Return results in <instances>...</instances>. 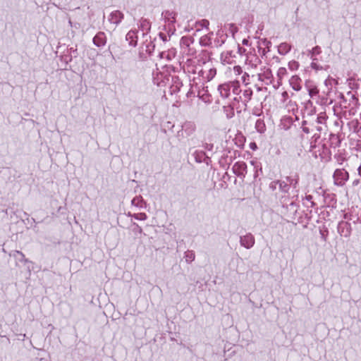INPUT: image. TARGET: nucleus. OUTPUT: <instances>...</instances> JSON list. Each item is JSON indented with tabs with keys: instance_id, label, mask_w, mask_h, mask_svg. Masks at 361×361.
Returning a JSON list of instances; mask_svg holds the SVG:
<instances>
[{
	"instance_id": "15",
	"label": "nucleus",
	"mask_w": 361,
	"mask_h": 361,
	"mask_svg": "<svg viewBox=\"0 0 361 361\" xmlns=\"http://www.w3.org/2000/svg\"><path fill=\"white\" fill-rule=\"evenodd\" d=\"M131 202L133 205L138 207L140 208H143V204H145L143 198L140 195L135 197L132 200Z\"/></svg>"
},
{
	"instance_id": "31",
	"label": "nucleus",
	"mask_w": 361,
	"mask_h": 361,
	"mask_svg": "<svg viewBox=\"0 0 361 361\" xmlns=\"http://www.w3.org/2000/svg\"><path fill=\"white\" fill-rule=\"evenodd\" d=\"M311 67L313 68V69H316V70H319L320 68H322L321 67H319V66L314 62H312L311 63Z\"/></svg>"
},
{
	"instance_id": "7",
	"label": "nucleus",
	"mask_w": 361,
	"mask_h": 361,
	"mask_svg": "<svg viewBox=\"0 0 361 361\" xmlns=\"http://www.w3.org/2000/svg\"><path fill=\"white\" fill-rule=\"evenodd\" d=\"M9 255L15 259V260L16 261V264H18V262L27 263L30 262L25 257V255L20 251L14 250L12 252H11Z\"/></svg>"
},
{
	"instance_id": "29",
	"label": "nucleus",
	"mask_w": 361,
	"mask_h": 361,
	"mask_svg": "<svg viewBox=\"0 0 361 361\" xmlns=\"http://www.w3.org/2000/svg\"><path fill=\"white\" fill-rule=\"evenodd\" d=\"M243 94L245 97H247L249 99H251L252 92V90H245Z\"/></svg>"
},
{
	"instance_id": "16",
	"label": "nucleus",
	"mask_w": 361,
	"mask_h": 361,
	"mask_svg": "<svg viewBox=\"0 0 361 361\" xmlns=\"http://www.w3.org/2000/svg\"><path fill=\"white\" fill-rule=\"evenodd\" d=\"M140 27L143 31L149 32L150 30V22L147 19H142L140 21Z\"/></svg>"
},
{
	"instance_id": "28",
	"label": "nucleus",
	"mask_w": 361,
	"mask_h": 361,
	"mask_svg": "<svg viewBox=\"0 0 361 361\" xmlns=\"http://www.w3.org/2000/svg\"><path fill=\"white\" fill-rule=\"evenodd\" d=\"M203 162L205 163L207 166L210 165L212 162L211 157L206 154V155L204 157Z\"/></svg>"
},
{
	"instance_id": "23",
	"label": "nucleus",
	"mask_w": 361,
	"mask_h": 361,
	"mask_svg": "<svg viewBox=\"0 0 361 361\" xmlns=\"http://www.w3.org/2000/svg\"><path fill=\"white\" fill-rule=\"evenodd\" d=\"M288 67L291 70H296L299 67V63L295 61H292L288 63Z\"/></svg>"
},
{
	"instance_id": "45",
	"label": "nucleus",
	"mask_w": 361,
	"mask_h": 361,
	"mask_svg": "<svg viewBox=\"0 0 361 361\" xmlns=\"http://www.w3.org/2000/svg\"><path fill=\"white\" fill-rule=\"evenodd\" d=\"M286 92H284V93L283 94V96H286Z\"/></svg>"
},
{
	"instance_id": "8",
	"label": "nucleus",
	"mask_w": 361,
	"mask_h": 361,
	"mask_svg": "<svg viewBox=\"0 0 361 361\" xmlns=\"http://www.w3.org/2000/svg\"><path fill=\"white\" fill-rule=\"evenodd\" d=\"M218 90L221 96L224 98H227L230 94V86L228 84H221L218 87Z\"/></svg>"
},
{
	"instance_id": "32",
	"label": "nucleus",
	"mask_w": 361,
	"mask_h": 361,
	"mask_svg": "<svg viewBox=\"0 0 361 361\" xmlns=\"http://www.w3.org/2000/svg\"><path fill=\"white\" fill-rule=\"evenodd\" d=\"M348 81H349V86H350V87L351 89L354 88V86H355V87H358V85H357V84L355 85L354 83L352 82V79L351 78L349 79Z\"/></svg>"
},
{
	"instance_id": "13",
	"label": "nucleus",
	"mask_w": 361,
	"mask_h": 361,
	"mask_svg": "<svg viewBox=\"0 0 361 361\" xmlns=\"http://www.w3.org/2000/svg\"><path fill=\"white\" fill-rule=\"evenodd\" d=\"M255 129L259 133H263L266 130V126L264 123V120L262 119H257L255 123Z\"/></svg>"
},
{
	"instance_id": "42",
	"label": "nucleus",
	"mask_w": 361,
	"mask_h": 361,
	"mask_svg": "<svg viewBox=\"0 0 361 361\" xmlns=\"http://www.w3.org/2000/svg\"><path fill=\"white\" fill-rule=\"evenodd\" d=\"M315 203L312 201H311V207H314L315 206Z\"/></svg>"
},
{
	"instance_id": "33",
	"label": "nucleus",
	"mask_w": 361,
	"mask_h": 361,
	"mask_svg": "<svg viewBox=\"0 0 361 361\" xmlns=\"http://www.w3.org/2000/svg\"><path fill=\"white\" fill-rule=\"evenodd\" d=\"M159 35L164 42H166L167 40L166 36L164 33L159 32Z\"/></svg>"
},
{
	"instance_id": "4",
	"label": "nucleus",
	"mask_w": 361,
	"mask_h": 361,
	"mask_svg": "<svg viewBox=\"0 0 361 361\" xmlns=\"http://www.w3.org/2000/svg\"><path fill=\"white\" fill-rule=\"evenodd\" d=\"M338 233L345 237H348L350 235L351 233V226L350 224L347 221H341L338 225Z\"/></svg>"
},
{
	"instance_id": "17",
	"label": "nucleus",
	"mask_w": 361,
	"mask_h": 361,
	"mask_svg": "<svg viewBox=\"0 0 361 361\" xmlns=\"http://www.w3.org/2000/svg\"><path fill=\"white\" fill-rule=\"evenodd\" d=\"M184 258L188 263L195 260V255L192 250H188L185 252Z\"/></svg>"
},
{
	"instance_id": "6",
	"label": "nucleus",
	"mask_w": 361,
	"mask_h": 361,
	"mask_svg": "<svg viewBox=\"0 0 361 361\" xmlns=\"http://www.w3.org/2000/svg\"><path fill=\"white\" fill-rule=\"evenodd\" d=\"M106 39L105 34L102 32H98L93 38V43L95 46L99 47L106 44Z\"/></svg>"
},
{
	"instance_id": "37",
	"label": "nucleus",
	"mask_w": 361,
	"mask_h": 361,
	"mask_svg": "<svg viewBox=\"0 0 361 361\" xmlns=\"http://www.w3.org/2000/svg\"><path fill=\"white\" fill-rule=\"evenodd\" d=\"M239 142H240V144H238V142H236V144L240 147H243V141L241 140H239Z\"/></svg>"
},
{
	"instance_id": "20",
	"label": "nucleus",
	"mask_w": 361,
	"mask_h": 361,
	"mask_svg": "<svg viewBox=\"0 0 361 361\" xmlns=\"http://www.w3.org/2000/svg\"><path fill=\"white\" fill-rule=\"evenodd\" d=\"M216 74V68H210V70L209 71V73L207 75V80L210 81L211 80H212Z\"/></svg>"
},
{
	"instance_id": "30",
	"label": "nucleus",
	"mask_w": 361,
	"mask_h": 361,
	"mask_svg": "<svg viewBox=\"0 0 361 361\" xmlns=\"http://www.w3.org/2000/svg\"><path fill=\"white\" fill-rule=\"evenodd\" d=\"M234 71L239 75L242 73V68L240 66H235L234 67Z\"/></svg>"
},
{
	"instance_id": "24",
	"label": "nucleus",
	"mask_w": 361,
	"mask_h": 361,
	"mask_svg": "<svg viewBox=\"0 0 361 361\" xmlns=\"http://www.w3.org/2000/svg\"><path fill=\"white\" fill-rule=\"evenodd\" d=\"M134 217L138 220H145L147 216L145 213H139V214H135Z\"/></svg>"
},
{
	"instance_id": "18",
	"label": "nucleus",
	"mask_w": 361,
	"mask_h": 361,
	"mask_svg": "<svg viewBox=\"0 0 361 361\" xmlns=\"http://www.w3.org/2000/svg\"><path fill=\"white\" fill-rule=\"evenodd\" d=\"M275 184H278L279 188L283 192H288L289 190V185L286 182L282 180H276L274 182Z\"/></svg>"
},
{
	"instance_id": "22",
	"label": "nucleus",
	"mask_w": 361,
	"mask_h": 361,
	"mask_svg": "<svg viewBox=\"0 0 361 361\" xmlns=\"http://www.w3.org/2000/svg\"><path fill=\"white\" fill-rule=\"evenodd\" d=\"M286 180H287V181H288V182H289V183H290V185H293V188H295L297 187V185H298V178H297L294 179V178H293L292 177L287 176V177H286Z\"/></svg>"
},
{
	"instance_id": "41",
	"label": "nucleus",
	"mask_w": 361,
	"mask_h": 361,
	"mask_svg": "<svg viewBox=\"0 0 361 361\" xmlns=\"http://www.w3.org/2000/svg\"><path fill=\"white\" fill-rule=\"evenodd\" d=\"M303 131H304V132H305V133H309V130H308V128H303Z\"/></svg>"
},
{
	"instance_id": "35",
	"label": "nucleus",
	"mask_w": 361,
	"mask_h": 361,
	"mask_svg": "<svg viewBox=\"0 0 361 361\" xmlns=\"http://www.w3.org/2000/svg\"><path fill=\"white\" fill-rule=\"evenodd\" d=\"M250 148L253 150H255L257 149V144L255 142H251L250 145Z\"/></svg>"
},
{
	"instance_id": "39",
	"label": "nucleus",
	"mask_w": 361,
	"mask_h": 361,
	"mask_svg": "<svg viewBox=\"0 0 361 361\" xmlns=\"http://www.w3.org/2000/svg\"><path fill=\"white\" fill-rule=\"evenodd\" d=\"M259 51L262 50V55H265L266 54V51L264 49H262V48H259Z\"/></svg>"
},
{
	"instance_id": "40",
	"label": "nucleus",
	"mask_w": 361,
	"mask_h": 361,
	"mask_svg": "<svg viewBox=\"0 0 361 361\" xmlns=\"http://www.w3.org/2000/svg\"><path fill=\"white\" fill-rule=\"evenodd\" d=\"M329 84H331V82H330L329 80H325V85H326V86H328V85H329Z\"/></svg>"
},
{
	"instance_id": "25",
	"label": "nucleus",
	"mask_w": 361,
	"mask_h": 361,
	"mask_svg": "<svg viewBox=\"0 0 361 361\" xmlns=\"http://www.w3.org/2000/svg\"><path fill=\"white\" fill-rule=\"evenodd\" d=\"M286 73V69L285 68H280L278 71L277 75L281 79Z\"/></svg>"
},
{
	"instance_id": "26",
	"label": "nucleus",
	"mask_w": 361,
	"mask_h": 361,
	"mask_svg": "<svg viewBox=\"0 0 361 361\" xmlns=\"http://www.w3.org/2000/svg\"><path fill=\"white\" fill-rule=\"evenodd\" d=\"M203 147L208 151H212L214 148V145L212 143H204L203 145Z\"/></svg>"
},
{
	"instance_id": "10",
	"label": "nucleus",
	"mask_w": 361,
	"mask_h": 361,
	"mask_svg": "<svg viewBox=\"0 0 361 361\" xmlns=\"http://www.w3.org/2000/svg\"><path fill=\"white\" fill-rule=\"evenodd\" d=\"M291 49V46L286 42L280 44L278 47V52L281 55H286Z\"/></svg>"
},
{
	"instance_id": "27",
	"label": "nucleus",
	"mask_w": 361,
	"mask_h": 361,
	"mask_svg": "<svg viewBox=\"0 0 361 361\" xmlns=\"http://www.w3.org/2000/svg\"><path fill=\"white\" fill-rule=\"evenodd\" d=\"M262 42L268 49H269L271 45V42L270 41L267 40V39H262Z\"/></svg>"
},
{
	"instance_id": "44",
	"label": "nucleus",
	"mask_w": 361,
	"mask_h": 361,
	"mask_svg": "<svg viewBox=\"0 0 361 361\" xmlns=\"http://www.w3.org/2000/svg\"><path fill=\"white\" fill-rule=\"evenodd\" d=\"M286 92H284V93L283 94V96H286Z\"/></svg>"
},
{
	"instance_id": "5",
	"label": "nucleus",
	"mask_w": 361,
	"mask_h": 361,
	"mask_svg": "<svg viewBox=\"0 0 361 361\" xmlns=\"http://www.w3.org/2000/svg\"><path fill=\"white\" fill-rule=\"evenodd\" d=\"M123 18V14L120 11H115L111 13L109 20L115 25L119 24Z\"/></svg>"
},
{
	"instance_id": "34",
	"label": "nucleus",
	"mask_w": 361,
	"mask_h": 361,
	"mask_svg": "<svg viewBox=\"0 0 361 361\" xmlns=\"http://www.w3.org/2000/svg\"><path fill=\"white\" fill-rule=\"evenodd\" d=\"M226 116H227V118H231L234 116V110H233V107L231 108V115H228V114H227Z\"/></svg>"
},
{
	"instance_id": "3",
	"label": "nucleus",
	"mask_w": 361,
	"mask_h": 361,
	"mask_svg": "<svg viewBox=\"0 0 361 361\" xmlns=\"http://www.w3.org/2000/svg\"><path fill=\"white\" fill-rule=\"evenodd\" d=\"M233 172L238 177L245 176L247 164L244 161H238L232 167Z\"/></svg>"
},
{
	"instance_id": "19",
	"label": "nucleus",
	"mask_w": 361,
	"mask_h": 361,
	"mask_svg": "<svg viewBox=\"0 0 361 361\" xmlns=\"http://www.w3.org/2000/svg\"><path fill=\"white\" fill-rule=\"evenodd\" d=\"M321 48L319 46H316L310 51L311 58L312 60H315L316 59L313 57L314 55H317L320 54Z\"/></svg>"
},
{
	"instance_id": "1",
	"label": "nucleus",
	"mask_w": 361,
	"mask_h": 361,
	"mask_svg": "<svg viewBox=\"0 0 361 361\" xmlns=\"http://www.w3.org/2000/svg\"><path fill=\"white\" fill-rule=\"evenodd\" d=\"M348 173L343 169H336L334 173V178L337 185H343L348 179Z\"/></svg>"
},
{
	"instance_id": "14",
	"label": "nucleus",
	"mask_w": 361,
	"mask_h": 361,
	"mask_svg": "<svg viewBox=\"0 0 361 361\" xmlns=\"http://www.w3.org/2000/svg\"><path fill=\"white\" fill-rule=\"evenodd\" d=\"M126 40H130V45L135 47L137 45V37L133 31H130L126 35Z\"/></svg>"
},
{
	"instance_id": "11",
	"label": "nucleus",
	"mask_w": 361,
	"mask_h": 361,
	"mask_svg": "<svg viewBox=\"0 0 361 361\" xmlns=\"http://www.w3.org/2000/svg\"><path fill=\"white\" fill-rule=\"evenodd\" d=\"M192 154L196 162L202 163L204 161V157L206 155V152L202 150H195Z\"/></svg>"
},
{
	"instance_id": "9",
	"label": "nucleus",
	"mask_w": 361,
	"mask_h": 361,
	"mask_svg": "<svg viewBox=\"0 0 361 361\" xmlns=\"http://www.w3.org/2000/svg\"><path fill=\"white\" fill-rule=\"evenodd\" d=\"M299 81H300V78L298 75L292 76L290 80V85L295 91H299L301 89V86L299 84Z\"/></svg>"
},
{
	"instance_id": "38",
	"label": "nucleus",
	"mask_w": 361,
	"mask_h": 361,
	"mask_svg": "<svg viewBox=\"0 0 361 361\" xmlns=\"http://www.w3.org/2000/svg\"><path fill=\"white\" fill-rule=\"evenodd\" d=\"M247 43H248V40H247V39H244L243 40V44L247 45Z\"/></svg>"
},
{
	"instance_id": "2",
	"label": "nucleus",
	"mask_w": 361,
	"mask_h": 361,
	"mask_svg": "<svg viewBox=\"0 0 361 361\" xmlns=\"http://www.w3.org/2000/svg\"><path fill=\"white\" fill-rule=\"evenodd\" d=\"M240 245L245 247L246 249L251 248L255 244V238L252 233H248L245 235L240 237Z\"/></svg>"
},
{
	"instance_id": "21",
	"label": "nucleus",
	"mask_w": 361,
	"mask_h": 361,
	"mask_svg": "<svg viewBox=\"0 0 361 361\" xmlns=\"http://www.w3.org/2000/svg\"><path fill=\"white\" fill-rule=\"evenodd\" d=\"M196 23H197V25H199L202 27H205L207 29L209 27V22L207 19H202V20L197 22Z\"/></svg>"
},
{
	"instance_id": "36",
	"label": "nucleus",
	"mask_w": 361,
	"mask_h": 361,
	"mask_svg": "<svg viewBox=\"0 0 361 361\" xmlns=\"http://www.w3.org/2000/svg\"><path fill=\"white\" fill-rule=\"evenodd\" d=\"M312 198H313V197H312V195H306V196H305V199H306L307 200H308V201H310V202L312 201Z\"/></svg>"
},
{
	"instance_id": "12",
	"label": "nucleus",
	"mask_w": 361,
	"mask_h": 361,
	"mask_svg": "<svg viewBox=\"0 0 361 361\" xmlns=\"http://www.w3.org/2000/svg\"><path fill=\"white\" fill-rule=\"evenodd\" d=\"M175 13L170 11H165L162 13V16L166 21L175 23Z\"/></svg>"
},
{
	"instance_id": "43",
	"label": "nucleus",
	"mask_w": 361,
	"mask_h": 361,
	"mask_svg": "<svg viewBox=\"0 0 361 361\" xmlns=\"http://www.w3.org/2000/svg\"><path fill=\"white\" fill-rule=\"evenodd\" d=\"M357 183H358V180H355V181H354L353 184L355 185V184H357Z\"/></svg>"
}]
</instances>
